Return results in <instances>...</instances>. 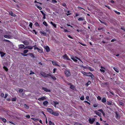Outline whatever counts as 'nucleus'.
<instances>
[{
    "instance_id": "obj_30",
    "label": "nucleus",
    "mask_w": 125,
    "mask_h": 125,
    "mask_svg": "<svg viewBox=\"0 0 125 125\" xmlns=\"http://www.w3.org/2000/svg\"><path fill=\"white\" fill-rule=\"evenodd\" d=\"M70 84V88L74 90L75 88L74 86L73 85H71V84Z\"/></svg>"
},
{
    "instance_id": "obj_23",
    "label": "nucleus",
    "mask_w": 125,
    "mask_h": 125,
    "mask_svg": "<svg viewBox=\"0 0 125 125\" xmlns=\"http://www.w3.org/2000/svg\"><path fill=\"white\" fill-rule=\"evenodd\" d=\"M9 14L10 15L13 16L15 17L16 16L15 14L13 13V12L11 11L9 12Z\"/></svg>"
},
{
    "instance_id": "obj_9",
    "label": "nucleus",
    "mask_w": 125,
    "mask_h": 125,
    "mask_svg": "<svg viewBox=\"0 0 125 125\" xmlns=\"http://www.w3.org/2000/svg\"><path fill=\"white\" fill-rule=\"evenodd\" d=\"M42 89L45 91L46 92H51V91L50 90L48 89L47 88H45V87H42Z\"/></svg>"
},
{
    "instance_id": "obj_52",
    "label": "nucleus",
    "mask_w": 125,
    "mask_h": 125,
    "mask_svg": "<svg viewBox=\"0 0 125 125\" xmlns=\"http://www.w3.org/2000/svg\"><path fill=\"white\" fill-rule=\"evenodd\" d=\"M32 32L33 33V32H34L35 34H37V32L35 31V30H32Z\"/></svg>"
},
{
    "instance_id": "obj_32",
    "label": "nucleus",
    "mask_w": 125,
    "mask_h": 125,
    "mask_svg": "<svg viewBox=\"0 0 125 125\" xmlns=\"http://www.w3.org/2000/svg\"><path fill=\"white\" fill-rule=\"evenodd\" d=\"M40 33L42 35L43 34L44 36H46V33L44 31L41 32Z\"/></svg>"
},
{
    "instance_id": "obj_44",
    "label": "nucleus",
    "mask_w": 125,
    "mask_h": 125,
    "mask_svg": "<svg viewBox=\"0 0 125 125\" xmlns=\"http://www.w3.org/2000/svg\"><path fill=\"white\" fill-rule=\"evenodd\" d=\"M49 124L50 125H54V123L51 122V121H50Z\"/></svg>"
},
{
    "instance_id": "obj_36",
    "label": "nucleus",
    "mask_w": 125,
    "mask_h": 125,
    "mask_svg": "<svg viewBox=\"0 0 125 125\" xmlns=\"http://www.w3.org/2000/svg\"><path fill=\"white\" fill-rule=\"evenodd\" d=\"M24 106L25 108L26 109H28L29 108V106L26 104H25L24 105Z\"/></svg>"
},
{
    "instance_id": "obj_46",
    "label": "nucleus",
    "mask_w": 125,
    "mask_h": 125,
    "mask_svg": "<svg viewBox=\"0 0 125 125\" xmlns=\"http://www.w3.org/2000/svg\"><path fill=\"white\" fill-rule=\"evenodd\" d=\"M33 47H34V49L35 50H36V49H37V50L38 49V47H37L36 45H34V46H33Z\"/></svg>"
},
{
    "instance_id": "obj_13",
    "label": "nucleus",
    "mask_w": 125,
    "mask_h": 125,
    "mask_svg": "<svg viewBox=\"0 0 125 125\" xmlns=\"http://www.w3.org/2000/svg\"><path fill=\"white\" fill-rule=\"evenodd\" d=\"M22 43L25 45H28L29 44V42L28 41H25L22 42Z\"/></svg>"
},
{
    "instance_id": "obj_6",
    "label": "nucleus",
    "mask_w": 125,
    "mask_h": 125,
    "mask_svg": "<svg viewBox=\"0 0 125 125\" xmlns=\"http://www.w3.org/2000/svg\"><path fill=\"white\" fill-rule=\"evenodd\" d=\"M52 62L53 65H54L56 66H60L58 64V62H57L55 61H52Z\"/></svg>"
},
{
    "instance_id": "obj_34",
    "label": "nucleus",
    "mask_w": 125,
    "mask_h": 125,
    "mask_svg": "<svg viewBox=\"0 0 125 125\" xmlns=\"http://www.w3.org/2000/svg\"><path fill=\"white\" fill-rule=\"evenodd\" d=\"M43 24L46 26H48V24L47 22L45 21H44L43 22Z\"/></svg>"
},
{
    "instance_id": "obj_62",
    "label": "nucleus",
    "mask_w": 125,
    "mask_h": 125,
    "mask_svg": "<svg viewBox=\"0 0 125 125\" xmlns=\"http://www.w3.org/2000/svg\"><path fill=\"white\" fill-rule=\"evenodd\" d=\"M64 32H68V30L66 29H64Z\"/></svg>"
},
{
    "instance_id": "obj_3",
    "label": "nucleus",
    "mask_w": 125,
    "mask_h": 125,
    "mask_svg": "<svg viewBox=\"0 0 125 125\" xmlns=\"http://www.w3.org/2000/svg\"><path fill=\"white\" fill-rule=\"evenodd\" d=\"M65 74L67 77L71 75V73L70 71L69 70L66 71L64 72Z\"/></svg>"
},
{
    "instance_id": "obj_1",
    "label": "nucleus",
    "mask_w": 125,
    "mask_h": 125,
    "mask_svg": "<svg viewBox=\"0 0 125 125\" xmlns=\"http://www.w3.org/2000/svg\"><path fill=\"white\" fill-rule=\"evenodd\" d=\"M71 58L75 62H78V60L77 59H78L79 60H80V61H81V62H83L79 59V58L78 57H74V56H72L71 57Z\"/></svg>"
},
{
    "instance_id": "obj_27",
    "label": "nucleus",
    "mask_w": 125,
    "mask_h": 125,
    "mask_svg": "<svg viewBox=\"0 0 125 125\" xmlns=\"http://www.w3.org/2000/svg\"><path fill=\"white\" fill-rule=\"evenodd\" d=\"M0 119L2 120V121L4 123L6 122L7 121L6 120L5 118H2L1 117H0Z\"/></svg>"
},
{
    "instance_id": "obj_51",
    "label": "nucleus",
    "mask_w": 125,
    "mask_h": 125,
    "mask_svg": "<svg viewBox=\"0 0 125 125\" xmlns=\"http://www.w3.org/2000/svg\"><path fill=\"white\" fill-rule=\"evenodd\" d=\"M12 100L13 101H15L16 100V98H12Z\"/></svg>"
},
{
    "instance_id": "obj_29",
    "label": "nucleus",
    "mask_w": 125,
    "mask_h": 125,
    "mask_svg": "<svg viewBox=\"0 0 125 125\" xmlns=\"http://www.w3.org/2000/svg\"><path fill=\"white\" fill-rule=\"evenodd\" d=\"M50 23L51 24H52L55 28H56V25L55 24L53 23L52 21Z\"/></svg>"
},
{
    "instance_id": "obj_60",
    "label": "nucleus",
    "mask_w": 125,
    "mask_h": 125,
    "mask_svg": "<svg viewBox=\"0 0 125 125\" xmlns=\"http://www.w3.org/2000/svg\"><path fill=\"white\" fill-rule=\"evenodd\" d=\"M57 69L56 68H54L53 70V73H55V71H56Z\"/></svg>"
},
{
    "instance_id": "obj_42",
    "label": "nucleus",
    "mask_w": 125,
    "mask_h": 125,
    "mask_svg": "<svg viewBox=\"0 0 125 125\" xmlns=\"http://www.w3.org/2000/svg\"><path fill=\"white\" fill-rule=\"evenodd\" d=\"M81 73L83 75H86V74L87 73L85 72H84L82 71L81 72Z\"/></svg>"
},
{
    "instance_id": "obj_50",
    "label": "nucleus",
    "mask_w": 125,
    "mask_h": 125,
    "mask_svg": "<svg viewBox=\"0 0 125 125\" xmlns=\"http://www.w3.org/2000/svg\"><path fill=\"white\" fill-rule=\"evenodd\" d=\"M52 2L53 3H56L57 2V1L56 0H52Z\"/></svg>"
},
{
    "instance_id": "obj_31",
    "label": "nucleus",
    "mask_w": 125,
    "mask_h": 125,
    "mask_svg": "<svg viewBox=\"0 0 125 125\" xmlns=\"http://www.w3.org/2000/svg\"><path fill=\"white\" fill-rule=\"evenodd\" d=\"M113 69H114V70L117 73H119V71L118 69L116 68H115V67H114Z\"/></svg>"
},
{
    "instance_id": "obj_35",
    "label": "nucleus",
    "mask_w": 125,
    "mask_h": 125,
    "mask_svg": "<svg viewBox=\"0 0 125 125\" xmlns=\"http://www.w3.org/2000/svg\"><path fill=\"white\" fill-rule=\"evenodd\" d=\"M91 83V82L90 81H89L85 85L87 86H88Z\"/></svg>"
},
{
    "instance_id": "obj_19",
    "label": "nucleus",
    "mask_w": 125,
    "mask_h": 125,
    "mask_svg": "<svg viewBox=\"0 0 125 125\" xmlns=\"http://www.w3.org/2000/svg\"><path fill=\"white\" fill-rule=\"evenodd\" d=\"M0 54L1 57H3L5 55V53L2 52L0 51Z\"/></svg>"
},
{
    "instance_id": "obj_16",
    "label": "nucleus",
    "mask_w": 125,
    "mask_h": 125,
    "mask_svg": "<svg viewBox=\"0 0 125 125\" xmlns=\"http://www.w3.org/2000/svg\"><path fill=\"white\" fill-rule=\"evenodd\" d=\"M19 49H22L24 48L25 46L23 44H19L18 45Z\"/></svg>"
},
{
    "instance_id": "obj_37",
    "label": "nucleus",
    "mask_w": 125,
    "mask_h": 125,
    "mask_svg": "<svg viewBox=\"0 0 125 125\" xmlns=\"http://www.w3.org/2000/svg\"><path fill=\"white\" fill-rule=\"evenodd\" d=\"M28 52V50L27 49V50H24L23 52V53L24 54H25V53H27Z\"/></svg>"
},
{
    "instance_id": "obj_55",
    "label": "nucleus",
    "mask_w": 125,
    "mask_h": 125,
    "mask_svg": "<svg viewBox=\"0 0 125 125\" xmlns=\"http://www.w3.org/2000/svg\"><path fill=\"white\" fill-rule=\"evenodd\" d=\"M115 11L116 13L118 15H119L120 14V13L119 12H117L116 11Z\"/></svg>"
},
{
    "instance_id": "obj_49",
    "label": "nucleus",
    "mask_w": 125,
    "mask_h": 125,
    "mask_svg": "<svg viewBox=\"0 0 125 125\" xmlns=\"http://www.w3.org/2000/svg\"><path fill=\"white\" fill-rule=\"evenodd\" d=\"M36 6H37V7L40 10H41L42 9V8L41 7L37 5H36Z\"/></svg>"
},
{
    "instance_id": "obj_18",
    "label": "nucleus",
    "mask_w": 125,
    "mask_h": 125,
    "mask_svg": "<svg viewBox=\"0 0 125 125\" xmlns=\"http://www.w3.org/2000/svg\"><path fill=\"white\" fill-rule=\"evenodd\" d=\"M58 104V102H53L52 104L54 105L55 107H56V105Z\"/></svg>"
},
{
    "instance_id": "obj_47",
    "label": "nucleus",
    "mask_w": 125,
    "mask_h": 125,
    "mask_svg": "<svg viewBox=\"0 0 125 125\" xmlns=\"http://www.w3.org/2000/svg\"><path fill=\"white\" fill-rule=\"evenodd\" d=\"M74 125H82L81 124L78 123H75L74 124Z\"/></svg>"
},
{
    "instance_id": "obj_25",
    "label": "nucleus",
    "mask_w": 125,
    "mask_h": 125,
    "mask_svg": "<svg viewBox=\"0 0 125 125\" xmlns=\"http://www.w3.org/2000/svg\"><path fill=\"white\" fill-rule=\"evenodd\" d=\"M101 69H100V71L101 72L104 73L105 72V71L104 69H102L103 68L104 69H105L104 68H103L102 66H101Z\"/></svg>"
},
{
    "instance_id": "obj_39",
    "label": "nucleus",
    "mask_w": 125,
    "mask_h": 125,
    "mask_svg": "<svg viewBox=\"0 0 125 125\" xmlns=\"http://www.w3.org/2000/svg\"><path fill=\"white\" fill-rule=\"evenodd\" d=\"M119 104L121 105H124V103L121 102H119Z\"/></svg>"
},
{
    "instance_id": "obj_64",
    "label": "nucleus",
    "mask_w": 125,
    "mask_h": 125,
    "mask_svg": "<svg viewBox=\"0 0 125 125\" xmlns=\"http://www.w3.org/2000/svg\"><path fill=\"white\" fill-rule=\"evenodd\" d=\"M96 125H100V124L98 122H96Z\"/></svg>"
},
{
    "instance_id": "obj_4",
    "label": "nucleus",
    "mask_w": 125,
    "mask_h": 125,
    "mask_svg": "<svg viewBox=\"0 0 125 125\" xmlns=\"http://www.w3.org/2000/svg\"><path fill=\"white\" fill-rule=\"evenodd\" d=\"M95 119L94 118H90L89 120V123L90 124H92L94 121Z\"/></svg>"
},
{
    "instance_id": "obj_56",
    "label": "nucleus",
    "mask_w": 125,
    "mask_h": 125,
    "mask_svg": "<svg viewBox=\"0 0 125 125\" xmlns=\"http://www.w3.org/2000/svg\"><path fill=\"white\" fill-rule=\"evenodd\" d=\"M115 113L116 115V118H118V117H119L118 115L117 114V112H116Z\"/></svg>"
},
{
    "instance_id": "obj_5",
    "label": "nucleus",
    "mask_w": 125,
    "mask_h": 125,
    "mask_svg": "<svg viewBox=\"0 0 125 125\" xmlns=\"http://www.w3.org/2000/svg\"><path fill=\"white\" fill-rule=\"evenodd\" d=\"M41 74L44 77H48L49 76V74H46L45 73L42 72L41 73Z\"/></svg>"
},
{
    "instance_id": "obj_58",
    "label": "nucleus",
    "mask_w": 125,
    "mask_h": 125,
    "mask_svg": "<svg viewBox=\"0 0 125 125\" xmlns=\"http://www.w3.org/2000/svg\"><path fill=\"white\" fill-rule=\"evenodd\" d=\"M26 117L28 118H30V116L29 115H28L26 116Z\"/></svg>"
},
{
    "instance_id": "obj_33",
    "label": "nucleus",
    "mask_w": 125,
    "mask_h": 125,
    "mask_svg": "<svg viewBox=\"0 0 125 125\" xmlns=\"http://www.w3.org/2000/svg\"><path fill=\"white\" fill-rule=\"evenodd\" d=\"M37 50L38 52L40 53H41L42 52V50L38 48V49Z\"/></svg>"
},
{
    "instance_id": "obj_54",
    "label": "nucleus",
    "mask_w": 125,
    "mask_h": 125,
    "mask_svg": "<svg viewBox=\"0 0 125 125\" xmlns=\"http://www.w3.org/2000/svg\"><path fill=\"white\" fill-rule=\"evenodd\" d=\"M98 111L101 112L102 113L104 112L103 110L102 109H99L98 110Z\"/></svg>"
},
{
    "instance_id": "obj_14",
    "label": "nucleus",
    "mask_w": 125,
    "mask_h": 125,
    "mask_svg": "<svg viewBox=\"0 0 125 125\" xmlns=\"http://www.w3.org/2000/svg\"><path fill=\"white\" fill-rule=\"evenodd\" d=\"M52 114L53 115L55 116H58L59 115V113L57 112H53V113H52Z\"/></svg>"
},
{
    "instance_id": "obj_38",
    "label": "nucleus",
    "mask_w": 125,
    "mask_h": 125,
    "mask_svg": "<svg viewBox=\"0 0 125 125\" xmlns=\"http://www.w3.org/2000/svg\"><path fill=\"white\" fill-rule=\"evenodd\" d=\"M3 68L6 71H7L8 70V69L5 66H4L3 67Z\"/></svg>"
},
{
    "instance_id": "obj_10",
    "label": "nucleus",
    "mask_w": 125,
    "mask_h": 125,
    "mask_svg": "<svg viewBox=\"0 0 125 125\" xmlns=\"http://www.w3.org/2000/svg\"><path fill=\"white\" fill-rule=\"evenodd\" d=\"M94 113L96 115H98L99 116L101 117V114L99 112L95 111H94Z\"/></svg>"
},
{
    "instance_id": "obj_40",
    "label": "nucleus",
    "mask_w": 125,
    "mask_h": 125,
    "mask_svg": "<svg viewBox=\"0 0 125 125\" xmlns=\"http://www.w3.org/2000/svg\"><path fill=\"white\" fill-rule=\"evenodd\" d=\"M80 99L82 100H83L84 99V96L83 95L80 98Z\"/></svg>"
},
{
    "instance_id": "obj_53",
    "label": "nucleus",
    "mask_w": 125,
    "mask_h": 125,
    "mask_svg": "<svg viewBox=\"0 0 125 125\" xmlns=\"http://www.w3.org/2000/svg\"><path fill=\"white\" fill-rule=\"evenodd\" d=\"M23 91V89H21L19 90V92L20 93H21Z\"/></svg>"
},
{
    "instance_id": "obj_59",
    "label": "nucleus",
    "mask_w": 125,
    "mask_h": 125,
    "mask_svg": "<svg viewBox=\"0 0 125 125\" xmlns=\"http://www.w3.org/2000/svg\"><path fill=\"white\" fill-rule=\"evenodd\" d=\"M32 119H33V120L35 121H37L38 120V119H36L33 118Z\"/></svg>"
},
{
    "instance_id": "obj_26",
    "label": "nucleus",
    "mask_w": 125,
    "mask_h": 125,
    "mask_svg": "<svg viewBox=\"0 0 125 125\" xmlns=\"http://www.w3.org/2000/svg\"><path fill=\"white\" fill-rule=\"evenodd\" d=\"M107 104L108 105H111L112 104V102L111 101H107Z\"/></svg>"
},
{
    "instance_id": "obj_21",
    "label": "nucleus",
    "mask_w": 125,
    "mask_h": 125,
    "mask_svg": "<svg viewBox=\"0 0 125 125\" xmlns=\"http://www.w3.org/2000/svg\"><path fill=\"white\" fill-rule=\"evenodd\" d=\"M27 55H29L31 56V57H34V56L33 54L31 53H29L27 54Z\"/></svg>"
},
{
    "instance_id": "obj_28",
    "label": "nucleus",
    "mask_w": 125,
    "mask_h": 125,
    "mask_svg": "<svg viewBox=\"0 0 125 125\" xmlns=\"http://www.w3.org/2000/svg\"><path fill=\"white\" fill-rule=\"evenodd\" d=\"M49 76H50L54 80H56V78L54 76H52L50 74H49Z\"/></svg>"
},
{
    "instance_id": "obj_43",
    "label": "nucleus",
    "mask_w": 125,
    "mask_h": 125,
    "mask_svg": "<svg viewBox=\"0 0 125 125\" xmlns=\"http://www.w3.org/2000/svg\"><path fill=\"white\" fill-rule=\"evenodd\" d=\"M98 104H94L93 105V106L94 107H97L98 106Z\"/></svg>"
},
{
    "instance_id": "obj_41",
    "label": "nucleus",
    "mask_w": 125,
    "mask_h": 125,
    "mask_svg": "<svg viewBox=\"0 0 125 125\" xmlns=\"http://www.w3.org/2000/svg\"><path fill=\"white\" fill-rule=\"evenodd\" d=\"M32 24H33L32 23L30 22V24L29 25V26L31 28H32Z\"/></svg>"
},
{
    "instance_id": "obj_48",
    "label": "nucleus",
    "mask_w": 125,
    "mask_h": 125,
    "mask_svg": "<svg viewBox=\"0 0 125 125\" xmlns=\"http://www.w3.org/2000/svg\"><path fill=\"white\" fill-rule=\"evenodd\" d=\"M97 99L99 100H100L101 99V97L100 96H98L97 97Z\"/></svg>"
},
{
    "instance_id": "obj_24",
    "label": "nucleus",
    "mask_w": 125,
    "mask_h": 125,
    "mask_svg": "<svg viewBox=\"0 0 125 125\" xmlns=\"http://www.w3.org/2000/svg\"><path fill=\"white\" fill-rule=\"evenodd\" d=\"M101 101L103 103H104L106 101V99L105 98H103L102 100Z\"/></svg>"
},
{
    "instance_id": "obj_2",
    "label": "nucleus",
    "mask_w": 125,
    "mask_h": 125,
    "mask_svg": "<svg viewBox=\"0 0 125 125\" xmlns=\"http://www.w3.org/2000/svg\"><path fill=\"white\" fill-rule=\"evenodd\" d=\"M86 76L90 77L92 79H93L94 78V76L90 72L87 73Z\"/></svg>"
},
{
    "instance_id": "obj_7",
    "label": "nucleus",
    "mask_w": 125,
    "mask_h": 125,
    "mask_svg": "<svg viewBox=\"0 0 125 125\" xmlns=\"http://www.w3.org/2000/svg\"><path fill=\"white\" fill-rule=\"evenodd\" d=\"M46 98L45 97H43L41 98H39L38 99V100L39 101H43L44 100H46Z\"/></svg>"
},
{
    "instance_id": "obj_57",
    "label": "nucleus",
    "mask_w": 125,
    "mask_h": 125,
    "mask_svg": "<svg viewBox=\"0 0 125 125\" xmlns=\"http://www.w3.org/2000/svg\"><path fill=\"white\" fill-rule=\"evenodd\" d=\"M22 55H23V56H27V54H23V53H20Z\"/></svg>"
},
{
    "instance_id": "obj_17",
    "label": "nucleus",
    "mask_w": 125,
    "mask_h": 125,
    "mask_svg": "<svg viewBox=\"0 0 125 125\" xmlns=\"http://www.w3.org/2000/svg\"><path fill=\"white\" fill-rule=\"evenodd\" d=\"M48 103V102L47 101H45L43 102V104L45 106H47Z\"/></svg>"
},
{
    "instance_id": "obj_15",
    "label": "nucleus",
    "mask_w": 125,
    "mask_h": 125,
    "mask_svg": "<svg viewBox=\"0 0 125 125\" xmlns=\"http://www.w3.org/2000/svg\"><path fill=\"white\" fill-rule=\"evenodd\" d=\"M47 111L49 112L50 113L52 114V113H53V112L52 109L50 108H47Z\"/></svg>"
},
{
    "instance_id": "obj_20",
    "label": "nucleus",
    "mask_w": 125,
    "mask_h": 125,
    "mask_svg": "<svg viewBox=\"0 0 125 125\" xmlns=\"http://www.w3.org/2000/svg\"><path fill=\"white\" fill-rule=\"evenodd\" d=\"M78 20L79 21H84L85 20L83 17H80L78 19Z\"/></svg>"
},
{
    "instance_id": "obj_11",
    "label": "nucleus",
    "mask_w": 125,
    "mask_h": 125,
    "mask_svg": "<svg viewBox=\"0 0 125 125\" xmlns=\"http://www.w3.org/2000/svg\"><path fill=\"white\" fill-rule=\"evenodd\" d=\"M44 49L46 50L47 52H48L50 51V49L49 47L47 46H45L44 47Z\"/></svg>"
},
{
    "instance_id": "obj_22",
    "label": "nucleus",
    "mask_w": 125,
    "mask_h": 125,
    "mask_svg": "<svg viewBox=\"0 0 125 125\" xmlns=\"http://www.w3.org/2000/svg\"><path fill=\"white\" fill-rule=\"evenodd\" d=\"M4 37L7 38H10L11 37V36L10 35H5L4 36Z\"/></svg>"
},
{
    "instance_id": "obj_8",
    "label": "nucleus",
    "mask_w": 125,
    "mask_h": 125,
    "mask_svg": "<svg viewBox=\"0 0 125 125\" xmlns=\"http://www.w3.org/2000/svg\"><path fill=\"white\" fill-rule=\"evenodd\" d=\"M33 46H26L24 47V49H28L29 50H31L33 49Z\"/></svg>"
},
{
    "instance_id": "obj_12",
    "label": "nucleus",
    "mask_w": 125,
    "mask_h": 125,
    "mask_svg": "<svg viewBox=\"0 0 125 125\" xmlns=\"http://www.w3.org/2000/svg\"><path fill=\"white\" fill-rule=\"evenodd\" d=\"M63 58L64 59L67 60H70L69 57L67 56L66 54H65L63 56Z\"/></svg>"
},
{
    "instance_id": "obj_61",
    "label": "nucleus",
    "mask_w": 125,
    "mask_h": 125,
    "mask_svg": "<svg viewBox=\"0 0 125 125\" xmlns=\"http://www.w3.org/2000/svg\"><path fill=\"white\" fill-rule=\"evenodd\" d=\"M4 94L3 93H1L0 94V96L2 97H3L4 96Z\"/></svg>"
},
{
    "instance_id": "obj_45",
    "label": "nucleus",
    "mask_w": 125,
    "mask_h": 125,
    "mask_svg": "<svg viewBox=\"0 0 125 125\" xmlns=\"http://www.w3.org/2000/svg\"><path fill=\"white\" fill-rule=\"evenodd\" d=\"M88 69L91 71H93L94 70L90 67H89Z\"/></svg>"
},
{
    "instance_id": "obj_63",
    "label": "nucleus",
    "mask_w": 125,
    "mask_h": 125,
    "mask_svg": "<svg viewBox=\"0 0 125 125\" xmlns=\"http://www.w3.org/2000/svg\"><path fill=\"white\" fill-rule=\"evenodd\" d=\"M34 73L33 72H32L31 71V73H30V74H34Z\"/></svg>"
}]
</instances>
